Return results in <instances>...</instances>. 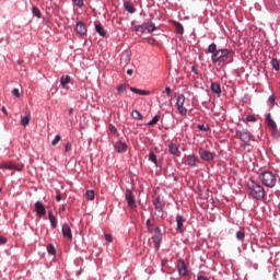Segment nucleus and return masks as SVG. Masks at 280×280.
Listing matches in <instances>:
<instances>
[{"mask_svg":"<svg viewBox=\"0 0 280 280\" xmlns=\"http://www.w3.org/2000/svg\"><path fill=\"white\" fill-rule=\"evenodd\" d=\"M85 196H86V198H88L89 200H95V191H93V190H88V191L85 192Z\"/></svg>","mask_w":280,"mask_h":280,"instance_id":"obj_34","label":"nucleus"},{"mask_svg":"<svg viewBox=\"0 0 280 280\" xmlns=\"http://www.w3.org/2000/svg\"><path fill=\"white\" fill-rule=\"evenodd\" d=\"M246 121L255 122V121H257V118L255 117V115H249L246 117Z\"/></svg>","mask_w":280,"mask_h":280,"instance_id":"obj_41","label":"nucleus"},{"mask_svg":"<svg viewBox=\"0 0 280 280\" xmlns=\"http://www.w3.org/2000/svg\"><path fill=\"white\" fill-rule=\"evenodd\" d=\"M155 235L153 236V243L155 248H159V246H161V229L155 228Z\"/></svg>","mask_w":280,"mask_h":280,"instance_id":"obj_16","label":"nucleus"},{"mask_svg":"<svg viewBox=\"0 0 280 280\" xmlns=\"http://www.w3.org/2000/svg\"><path fill=\"white\" fill-rule=\"evenodd\" d=\"M1 110H2L3 115H8V109H5V106H2Z\"/></svg>","mask_w":280,"mask_h":280,"instance_id":"obj_52","label":"nucleus"},{"mask_svg":"<svg viewBox=\"0 0 280 280\" xmlns=\"http://www.w3.org/2000/svg\"><path fill=\"white\" fill-rule=\"evenodd\" d=\"M75 32L80 36H84L86 34V25L83 22H77Z\"/></svg>","mask_w":280,"mask_h":280,"instance_id":"obj_10","label":"nucleus"},{"mask_svg":"<svg viewBox=\"0 0 280 280\" xmlns=\"http://www.w3.org/2000/svg\"><path fill=\"white\" fill-rule=\"evenodd\" d=\"M198 130H200L201 132H209L210 128L209 125L207 124H201L197 126Z\"/></svg>","mask_w":280,"mask_h":280,"instance_id":"obj_31","label":"nucleus"},{"mask_svg":"<svg viewBox=\"0 0 280 280\" xmlns=\"http://www.w3.org/2000/svg\"><path fill=\"white\" fill-rule=\"evenodd\" d=\"M248 188V195L250 198H254V200H261L262 198H266V190L262 188L261 185L257 184V182L250 179L247 183Z\"/></svg>","mask_w":280,"mask_h":280,"instance_id":"obj_2","label":"nucleus"},{"mask_svg":"<svg viewBox=\"0 0 280 280\" xmlns=\"http://www.w3.org/2000/svg\"><path fill=\"white\" fill-rule=\"evenodd\" d=\"M159 119H161V116L155 115L151 121L148 122V126H156V124H159Z\"/></svg>","mask_w":280,"mask_h":280,"instance_id":"obj_32","label":"nucleus"},{"mask_svg":"<svg viewBox=\"0 0 280 280\" xmlns=\"http://www.w3.org/2000/svg\"><path fill=\"white\" fill-rule=\"evenodd\" d=\"M154 207L159 213H163V208L165 207V203H163L161 197L154 199Z\"/></svg>","mask_w":280,"mask_h":280,"instance_id":"obj_19","label":"nucleus"},{"mask_svg":"<svg viewBox=\"0 0 280 280\" xmlns=\"http://www.w3.org/2000/svg\"><path fill=\"white\" fill-rule=\"evenodd\" d=\"M132 73H135L132 69L127 70V75H132Z\"/></svg>","mask_w":280,"mask_h":280,"instance_id":"obj_53","label":"nucleus"},{"mask_svg":"<svg viewBox=\"0 0 280 280\" xmlns=\"http://www.w3.org/2000/svg\"><path fill=\"white\" fill-rule=\"evenodd\" d=\"M0 194H1V188H0Z\"/></svg>","mask_w":280,"mask_h":280,"instance_id":"obj_59","label":"nucleus"},{"mask_svg":"<svg viewBox=\"0 0 280 280\" xmlns=\"http://www.w3.org/2000/svg\"><path fill=\"white\" fill-rule=\"evenodd\" d=\"M175 27H176L177 34H183L185 32V28L183 27V25L180 23H177L175 25Z\"/></svg>","mask_w":280,"mask_h":280,"instance_id":"obj_37","label":"nucleus"},{"mask_svg":"<svg viewBox=\"0 0 280 280\" xmlns=\"http://www.w3.org/2000/svg\"><path fill=\"white\" fill-rule=\"evenodd\" d=\"M127 89H128V84H126V83L118 85V88H117L118 95H121V93H126Z\"/></svg>","mask_w":280,"mask_h":280,"instance_id":"obj_30","label":"nucleus"},{"mask_svg":"<svg viewBox=\"0 0 280 280\" xmlns=\"http://www.w3.org/2000/svg\"><path fill=\"white\" fill-rule=\"evenodd\" d=\"M7 242H8V240H5V237H3V236H0V245H4V244H7Z\"/></svg>","mask_w":280,"mask_h":280,"instance_id":"obj_49","label":"nucleus"},{"mask_svg":"<svg viewBox=\"0 0 280 280\" xmlns=\"http://www.w3.org/2000/svg\"><path fill=\"white\" fill-rule=\"evenodd\" d=\"M71 83V77L70 75H62L60 79V84L62 89H67V84Z\"/></svg>","mask_w":280,"mask_h":280,"instance_id":"obj_23","label":"nucleus"},{"mask_svg":"<svg viewBox=\"0 0 280 280\" xmlns=\"http://www.w3.org/2000/svg\"><path fill=\"white\" fill-rule=\"evenodd\" d=\"M56 200H57V202H60V200H62V195L57 194V196H56Z\"/></svg>","mask_w":280,"mask_h":280,"instance_id":"obj_51","label":"nucleus"},{"mask_svg":"<svg viewBox=\"0 0 280 280\" xmlns=\"http://www.w3.org/2000/svg\"><path fill=\"white\" fill-rule=\"evenodd\" d=\"M163 94H166L167 97H170V95L172 94V89L170 86H166L165 91L163 92Z\"/></svg>","mask_w":280,"mask_h":280,"instance_id":"obj_42","label":"nucleus"},{"mask_svg":"<svg viewBox=\"0 0 280 280\" xmlns=\"http://www.w3.org/2000/svg\"><path fill=\"white\" fill-rule=\"evenodd\" d=\"M131 117H132V119H138V120L143 119V115H141V113H139V110H137V109H133L131 112Z\"/></svg>","mask_w":280,"mask_h":280,"instance_id":"obj_27","label":"nucleus"},{"mask_svg":"<svg viewBox=\"0 0 280 280\" xmlns=\"http://www.w3.org/2000/svg\"><path fill=\"white\" fill-rule=\"evenodd\" d=\"M191 71L192 73H196V75H198V68L196 66L191 67Z\"/></svg>","mask_w":280,"mask_h":280,"instance_id":"obj_50","label":"nucleus"},{"mask_svg":"<svg viewBox=\"0 0 280 280\" xmlns=\"http://www.w3.org/2000/svg\"><path fill=\"white\" fill-rule=\"evenodd\" d=\"M0 170H16L18 172H21V168H18L16 165L12 162L0 163Z\"/></svg>","mask_w":280,"mask_h":280,"instance_id":"obj_12","label":"nucleus"},{"mask_svg":"<svg viewBox=\"0 0 280 280\" xmlns=\"http://www.w3.org/2000/svg\"><path fill=\"white\" fill-rule=\"evenodd\" d=\"M109 131L115 135V132H117V128L113 125H109Z\"/></svg>","mask_w":280,"mask_h":280,"instance_id":"obj_45","label":"nucleus"},{"mask_svg":"<svg viewBox=\"0 0 280 280\" xmlns=\"http://www.w3.org/2000/svg\"><path fill=\"white\" fill-rule=\"evenodd\" d=\"M125 198L130 209H137V200H135V195H132V190L127 189L125 192Z\"/></svg>","mask_w":280,"mask_h":280,"instance_id":"obj_4","label":"nucleus"},{"mask_svg":"<svg viewBox=\"0 0 280 280\" xmlns=\"http://www.w3.org/2000/svg\"><path fill=\"white\" fill-rule=\"evenodd\" d=\"M176 222H177V231L178 233H183L185 230L183 229L184 224H185V218H183V215L177 214L176 215Z\"/></svg>","mask_w":280,"mask_h":280,"instance_id":"obj_15","label":"nucleus"},{"mask_svg":"<svg viewBox=\"0 0 280 280\" xmlns=\"http://www.w3.org/2000/svg\"><path fill=\"white\" fill-rule=\"evenodd\" d=\"M271 65H272V68H273L276 71H279V60L272 59V60H271Z\"/></svg>","mask_w":280,"mask_h":280,"instance_id":"obj_38","label":"nucleus"},{"mask_svg":"<svg viewBox=\"0 0 280 280\" xmlns=\"http://www.w3.org/2000/svg\"><path fill=\"white\" fill-rule=\"evenodd\" d=\"M170 153L173 154V156H180V151L178 150V144L171 142L168 144Z\"/></svg>","mask_w":280,"mask_h":280,"instance_id":"obj_14","label":"nucleus"},{"mask_svg":"<svg viewBox=\"0 0 280 280\" xmlns=\"http://www.w3.org/2000/svg\"><path fill=\"white\" fill-rule=\"evenodd\" d=\"M259 180L265 185V187L272 188L277 185V175L270 171H266L259 175Z\"/></svg>","mask_w":280,"mask_h":280,"instance_id":"obj_3","label":"nucleus"},{"mask_svg":"<svg viewBox=\"0 0 280 280\" xmlns=\"http://www.w3.org/2000/svg\"><path fill=\"white\" fill-rule=\"evenodd\" d=\"M238 139L241 141H253L255 138L250 135V132L243 130L238 133Z\"/></svg>","mask_w":280,"mask_h":280,"instance_id":"obj_11","label":"nucleus"},{"mask_svg":"<svg viewBox=\"0 0 280 280\" xmlns=\"http://www.w3.org/2000/svg\"><path fill=\"white\" fill-rule=\"evenodd\" d=\"M135 31L140 32L141 34H144L145 33V26L144 25H136Z\"/></svg>","mask_w":280,"mask_h":280,"instance_id":"obj_35","label":"nucleus"},{"mask_svg":"<svg viewBox=\"0 0 280 280\" xmlns=\"http://www.w3.org/2000/svg\"><path fill=\"white\" fill-rule=\"evenodd\" d=\"M243 148H246V143L245 142H243V144H241Z\"/></svg>","mask_w":280,"mask_h":280,"instance_id":"obj_58","label":"nucleus"},{"mask_svg":"<svg viewBox=\"0 0 280 280\" xmlns=\"http://www.w3.org/2000/svg\"><path fill=\"white\" fill-rule=\"evenodd\" d=\"M131 93H136V95H150V91L139 90L137 88H130Z\"/></svg>","mask_w":280,"mask_h":280,"instance_id":"obj_25","label":"nucleus"},{"mask_svg":"<svg viewBox=\"0 0 280 280\" xmlns=\"http://www.w3.org/2000/svg\"><path fill=\"white\" fill-rule=\"evenodd\" d=\"M32 13H33V16H36L37 19H40L42 16L40 9H38L37 7L32 8Z\"/></svg>","mask_w":280,"mask_h":280,"instance_id":"obj_33","label":"nucleus"},{"mask_svg":"<svg viewBox=\"0 0 280 280\" xmlns=\"http://www.w3.org/2000/svg\"><path fill=\"white\" fill-rule=\"evenodd\" d=\"M105 240H106V242H113V235L105 234Z\"/></svg>","mask_w":280,"mask_h":280,"instance_id":"obj_47","label":"nucleus"},{"mask_svg":"<svg viewBox=\"0 0 280 280\" xmlns=\"http://www.w3.org/2000/svg\"><path fill=\"white\" fill-rule=\"evenodd\" d=\"M48 220L50 222L51 229L58 228V219L56 218V215H54L52 212H48Z\"/></svg>","mask_w":280,"mask_h":280,"instance_id":"obj_21","label":"nucleus"},{"mask_svg":"<svg viewBox=\"0 0 280 280\" xmlns=\"http://www.w3.org/2000/svg\"><path fill=\"white\" fill-rule=\"evenodd\" d=\"M176 106L180 115H187V107H185V95L180 94L177 97Z\"/></svg>","mask_w":280,"mask_h":280,"instance_id":"obj_5","label":"nucleus"},{"mask_svg":"<svg viewBox=\"0 0 280 280\" xmlns=\"http://www.w3.org/2000/svg\"><path fill=\"white\" fill-rule=\"evenodd\" d=\"M95 32H97L102 38H106V30H104V26L101 23H95Z\"/></svg>","mask_w":280,"mask_h":280,"instance_id":"obj_20","label":"nucleus"},{"mask_svg":"<svg viewBox=\"0 0 280 280\" xmlns=\"http://www.w3.org/2000/svg\"><path fill=\"white\" fill-rule=\"evenodd\" d=\"M143 25H144V31L147 30L149 34H152V32H156V30H159V27H156V25H154V22L152 21L144 22Z\"/></svg>","mask_w":280,"mask_h":280,"instance_id":"obj_13","label":"nucleus"},{"mask_svg":"<svg viewBox=\"0 0 280 280\" xmlns=\"http://www.w3.org/2000/svg\"><path fill=\"white\" fill-rule=\"evenodd\" d=\"M268 102H269V104H270V106L272 108V106H275V96H270Z\"/></svg>","mask_w":280,"mask_h":280,"instance_id":"obj_44","label":"nucleus"},{"mask_svg":"<svg viewBox=\"0 0 280 280\" xmlns=\"http://www.w3.org/2000/svg\"><path fill=\"white\" fill-rule=\"evenodd\" d=\"M51 145H58V141H52Z\"/></svg>","mask_w":280,"mask_h":280,"instance_id":"obj_57","label":"nucleus"},{"mask_svg":"<svg viewBox=\"0 0 280 280\" xmlns=\"http://www.w3.org/2000/svg\"><path fill=\"white\" fill-rule=\"evenodd\" d=\"M66 152H71V143H66L65 145Z\"/></svg>","mask_w":280,"mask_h":280,"instance_id":"obj_48","label":"nucleus"},{"mask_svg":"<svg viewBox=\"0 0 280 280\" xmlns=\"http://www.w3.org/2000/svg\"><path fill=\"white\" fill-rule=\"evenodd\" d=\"M69 115H73V108L69 109Z\"/></svg>","mask_w":280,"mask_h":280,"instance_id":"obj_56","label":"nucleus"},{"mask_svg":"<svg viewBox=\"0 0 280 280\" xmlns=\"http://www.w3.org/2000/svg\"><path fill=\"white\" fill-rule=\"evenodd\" d=\"M199 156H201L203 161H213V153L205 149L199 150Z\"/></svg>","mask_w":280,"mask_h":280,"instance_id":"obj_8","label":"nucleus"},{"mask_svg":"<svg viewBox=\"0 0 280 280\" xmlns=\"http://www.w3.org/2000/svg\"><path fill=\"white\" fill-rule=\"evenodd\" d=\"M208 54H212L211 60L214 65H218V62L229 65V62L232 61L231 58L233 57L234 52L233 50H229L226 48L218 50V45H215V43H212L208 47Z\"/></svg>","mask_w":280,"mask_h":280,"instance_id":"obj_1","label":"nucleus"},{"mask_svg":"<svg viewBox=\"0 0 280 280\" xmlns=\"http://www.w3.org/2000/svg\"><path fill=\"white\" fill-rule=\"evenodd\" d=\"M266 124L270 128V130H272V132H275V130H277V122H275V120L272 119V116L270 114L267 115Z\"/></svg>","mask_w":280,"mask_h":280,"instance_id":"obj_17","label":"nucleus"},{"mask_svg":"<svg viewBox=\"0 0 280 280\" xmlns=\"http://www.w3.org/2000/svg\"><path fill=\"white\" fill-rule=\"evenodd\" d=\"M177 270L179 277H187L188 271H187V265H185V260L180 259L177 262Z\"/></svg>","mask_w":280,"mask_h":280,"instance_id":"obj_6","label":"nucleus"},{"mask_svg":"<svg viewBox=\"0 0 280 280\" xmlns=\"http://www.w3.org/2000/svg\"><path fill=\"white\" fill-rule=\"evenodd\" d=\"M187 162H188V165H190V167H196V165H198L199 161L196 158V155H188Z\"/></svg>","mask_w":280,"mask_h":280,"instance_id":"obj_24","label":"nucleus"},{"mask_svg":"<svg viewBox=\"0 0 280 280\" xmlns=\"http://www.w3.org/2000/svg\"><path fill=\"white\" fill-rule=\"evenodd\" d=\"M35 211L38 218H43L47 213V209L45 208V205L43 202L37 201L35 202Z\"/></svg>","mask_w":280,"mask_h":280,"instance_id":"obj_7","label":"nucleus"},{"mask_svg":"<svg viewBox=\"0 0 280 280\" xmlns=\"http://www.w3.org/2000/svg\"><path fill=\"white\" fill-rule=\"evenodd\" d=\"M210 89L212 93H215L217 95H220L222 93V88L217 82H212Z\"/></svg>","mask_w":280,"mask_h":280,"instance_id":"obj_22","label":"nucleus"},{"mask_svg":"<svg viewBox=\"0 0 280 280\" xmlns=\"http://www.w3.org/2000/svg\"><path fill=\"white\" fill-rule=\"evenodd\" d=\"M47 252L49 255H56V247H54V245L49 244L47 246Z\"/></svg>","mask_w":280,"mask_h":280,"instance_id":"obj_36","label":"nucleus"},{"mask_svg":"<svg viewBox=\"0 0 280 280\" xmlns=\"http://www.w3.org/2000/svg\"><path fill=\"white\" fill-rule=\"evenodd\" d=\"M125 10L129 12V14H135L136 9L130 2H125Z\"/></svg>","mask_w":280,"mask_h":280,"instance_id":"obj_26","label":"nucleus"},{"mask_svg":"<svg viewBox=\"0 0 280 280\" xmlns=\"http://www.w3.org/2000/svg\"><path fill=\"white\" fill-rule=\"evenodd\" d=\"M62 235L63 237H67V240H73V234L71 233V226L69 224H63L62 225Z\"/></svg>","mask_w":280,"mask_h":280,"instance_id":"obj_9","label":"nucleus"},{"mask_svg":"<svg viewBox=\"0 0 280 280\" xmlns=\"http://www.w3.org/2000/svg\"><path fill=\"white\" fill-rule=\"evenodd\" d=\"M245 238H246V233L244 232V230L236 232V240H238V242H244Z\"/></svg>","mask_w":280,"mask_h":280,"instance_id":"obj_28","label":"nucleus"},{"mask_svg":"<svg viewBox=\"0 0 280 280\" xmlns=\"http://www.w3.org/2000/svg\"><path fill=\"white\" fill-rule=\"evenodd\" d=\"M12 93L14 97H21V92L19 91V89H13Z\"/></svg>","mask_w":280,"mask_h":280,"instance_id":"obj_43","label":"nucleus"},{"mask_svg":"<svg viewBox=\"0 0 280 280\" xmlns=\"http://www.w3.org/2000/svg\"><path fill=\"white\" fill-rule=\"evenodd\" d=\"M60 139H62V138L60 137V135H57V136L55 137L54 141H60Z\"/></svg>","mask_w":280,"mask_h":280,"instance_id":"obj_55","label":"nucleus"},{"mask_svg":"<svg viewBox=\"0 0 280 280\" xmlns=\"http://www.w3.org/2000/svg\"><path fill=\"white\" fill-rule=\"evenodd\" d=\"M73 3L77 8H82L84 5V0H73Z\"/></svg>","mask_w":280,"mask_h":280,"instance_id":"obj_39","label":"nucleus"},{"mask_svg":"<svg viewBox=\"0 0 280 280\" xmlns=\"http://www.w3.org/2000/svg\"><path fill=\"white\" fill-rule=\"evenodd\" d=\"M116 152H126L128 150V144L122 141H118L114 144Z\"/></svg>","mask_w":280,"mask_h":280,"instance_id":"obj_18","label":"nucleus"},{"mask_svg":"<svg viewBox=\"0 0 280 280\" xmlns=\"http://www.w3.org/2000/svg\"><path fill=\"white\" fill-rule=\"evenodd\" d=\"M21 124H22V126H28L30 125V116L22 118Z\"/></svg>","mask_w":280,"mask_h":280,"instance_id":"obj_40","label":"nucleus"},{"mask_svg":"<svg viewBox=\"0 0 280 280\" xmlns=\"http://www.w3.org/2000/svg\"><path fill=\"white\" fill-rule=\"evenodd\" d=\"M149 161L154 163V165L156 166L159 165V159L156 158V154H154V152L149 153Z\"/></svg>","mask_w":280,"mask_h":280,"instance_id":"obj_29","label":"nucleus"},{"mask_svg":"<svg viewBox=\"0 0 280 280\" xmlns=\"http://www.w3.org/2000/svg\"><path fill=\"white\" fill-rule=\"evenodd\" d=\"M197 280H209V279H207V277H205V276H199V277L197 278Z\"/></svg>","mask_w":280,"mask_h":280,"instance_id":"obj_54","label":"nucleus"},{"mask_svg":"<svg viewBox=\"0 0 280 280\" xmlns=\"http://www.w3.org/2000/svg\"><path fill=\"white\" fill-rule=\"evenodd\" d=\"M147 229L148 231H152V223L150 222V219L147 220Z\"/></svg>","mask_w":280,"mask_h":280,"instance_id":"obj_46","label":"nucleus"}]
</instances>
